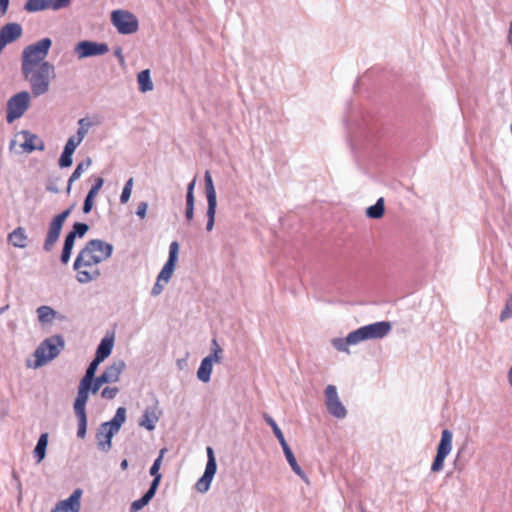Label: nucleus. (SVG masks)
<instances>
[{
  "label": "nucleus",
  "mask_w": 512,
  "mask_h": 512,
  "mask_svg": "<svg viewBox=\"0 0 512 512\" xmlns=\"http://www.w3.org/2000/svg\"><path fill=\"white\" fill-rule=\"evenodd\" d=\"M282 449H283L284 455L286 457V460L289 463L293 472L295 474H297L299 477H301L302 479H306V475L303 472V470L301 469V467L298 465L297 460H296L292 450L290 449L289 445L288 444L283 445Z\"/></svg>",
  "instance_id": "nucleus-25"
},
{
  "label": "nucleus",
  "mask_w": 512,
  "mask_h": 512,
  "mask_svg": "<svg viewBox=\"0 0 512 512\" xmlns=\"http://www.w3.org/2000/svg\"><path fill=\"white\" fill-rule=\"evenodd\" d=\"M91 125L92 124L88 118H81L78 121L79 127H78L76 135H74L77 138V140H80L81 142L83 141L85 136L88 134Z\"/></svg>",
  "instance_id": "nucleus-37"
},
{
  "label": "nucleus",
  "mask_w": 512,
  "mask_h": 512,
  "mask_svg": "<svg viewBox=\"0 0 512 512\" xmlns=\"http://www.w3.org/2000/svg\"><path fill=\"white\" fill-rule=\"evenodd\" d=\"M7 241L16 248L24 249L28 246V235L23 227H17L8 234Z\"/></svg>",
  "instance_id": "nucleus-19"
},
{
  "label": "nucleus",
  "mask_w": 512,
  "mask_h": 512,
  "mask_svg": "<svg viewBox=\"0 0 512 512\" xmlns=\"http://www.w3.org/2000/svg\"><path fill=\"white\" fill-rule=\"evenodd\" d=\"M125 368L126 364L123 360H116L107 366L99 376L105 382V384L115 383L120 379V375L125 370Z\"/></svg>",
  "instance_id": "nucleus-15"
},
{
  "label": "nucleus",
  "mask_w": 512,
  "mask_h": 512,
  "mask_svg": "<svg viewBox=\"0 0 512 512\" xmlns=\"http://www.w3.org/2000/svg\"><path fill=\"white\" fill-rule=\"evenodd\" d=\"M210 351L215 352V353H216V351H217V353H223L222 348L220 347V345L218 344V342L215 338L211 340Z\"/></svg>",
  "instance_id": "nucleus-54"
},
{
  "label": "nucleus",
  "mask_w": 512,
  "mask_h": 512,
  "mask_svg": "<svg viewBox=\"0 0 512 512\" xmlns=\"http://www.w3.org/2000/svg\"><path fill=\"white\" fill-rule=\"evenodd\" d=\"M73 153L72 151H69V150H66L64 149L61 156H60V159H59V166L61 168H66V167H70L73 163V159H72V156H73Z\"/></svg>",
  "instance_id": "nucleus-44"
},
{
  "label": "nucleus",
  "mask_w": 512,
  "mask_h": 512,
  "mask_svg": "<svg viewBox=\"0 0 512 512\" xmlns=\"http://www.w3.org/2000/svg\"><path fill=\"white\" fill-rule=\"evenodd\" d=\"M73 207H69L66 210L62 211L60 214L56 215L51 222L49 223L47 235L45 237L44 243H43V249L46 252H50L56 242L59 239V236L61 234L62 227L64 225V222L71 214Z\"/></svg>",
  "instance_id": "nucleus-7"
},
{
  "label": "nucleus",
  "mask_w": 512,
  "mask_h": 512,
  "mask_svg": "<svg viewBox=\"0 0 512 512\" xmlns=\"http://www.w3.org/2000/svg\"><path fill=\"white\" fill-rule=\"evenodd\" d=\"M111 22L120 34H133L138 30L137 17L127 10H114L111 13Z\"/></svg>",
  "instance_id": "nucleus-5"
},
{
  "label": "nucleus",
  "mask_w": 512,
  "mask_h": 512,
  "mask_svg": "<svg viewBox=\"0 0 512 512\" xmlns=\"http://www.w3.org/2000/svg\"><path fill=\"white\" fill-rule=\"evenodd\" d=\"M81 141L77 140V138L73 135L68 138L64 149L75 152L76 148L80 145Z\"/></svg>",
  "instance_id": "nucleus-48"
},
{
  "label": "nucleus",
  "mask_w": 512,
  "mask_h": 512,
  "mask_svg": "<svg viewBox=\"0 0 512 512\" xmlns=\"http://www.w3.org/2000/svg\"><path fill=\"white\" fill-rule=\"evenodd\" d=\"M126 420V409L119 407L114 417L102 423L96 433L97 447L102 452H108L112 447V438L119 432Z\"/></svg>",
  "instance_id": "nucleus-3"
},
{
  "label": "nucleus",
  "mask_w": 512,
  "mask_h": 512,
  "mask_svg": "<svg viewBox=\"0 0 512 512\" xmlns=\"http://www.w3.org/2000/svg\"><path fill=\"white\" fill-rule=\"evenodd\" d=\"M97 265L98 264H91V266H81L78 269H74L77 272V281L81 284H87L98 279L101 272Z\"/></svg>",
  "instance_id": "nucleus-18"
},
{
  "label": "nucleus",
  "mask_w": 512,
  "mask_h": 512,
  "mask_svg": "<svg viewBox=\"0 0 512 512\" xmlns=\"http://www.w3.org/2000/svg\"><path fill=\"white\" fill-rule=\"evenodd\" d=\"M51 46L50 38H42L26 46L22 51L21 72L29 82L34 97L46 94L50 89L51 81L55 78V67L45 61Z\"/></svg>",
  "instance_id": "nucleus-1"
},
{
  "label": "nucleus",
  "mask_w": 512,
  "mask_h": 512,
  "mask_svg": "<svg viewBox=\"0 0 512 512\" xmlns=\"http://www.w3.org/2000/svg\"><path fill=\"white\" fill-rule=\"evenodd\" d=\"M119 393V388L114 386V387H105L102 391H101V397L103 399H106V400H112L114 399L117 394Z\"/></svg>",
  "instance_id": "nucleus-46"
},
{
  "label": "nucleus",
  "mask_w": 512,
  "mask_h": 512,
  "mask_svg": "<svg viewBox=\"0 0 512 512\" xmlns=\"http://www.w3.org/2000/svg\"><path fill=\"white\" fill-rule=\"evenodd\" d=\"M64 347V340L59 335L45 339L35 350V367H41L53 360Z\"/></svg>",
  "instance_id": "nucleus-4"
},
{
  "label": "nucleus",
  "mask_w": 512,
  "mask_h": 512,
  "mask_svg": "<svg viewBox=\"0 0 512 512\" xmlns=\"http://www.w3.org/2000/svg\"><path fill=\"white\" fill-rule=\"evenodd\" d=\"M453 434L450 430L444 429L441 433V439L437 446L436 456L431 465V471L433 473L441 472L444 468V462L446 457L452 450Z\"/></svg>",
  "instance_id": "nucleus-8"
},
{
  "label": "nucleus",
  "mask_w": 512,
  "mask_h": 512,
  "mask_svg": "<svg viewBox=\"0 0 512 512\" xmlns=\"http://www.w3.org/2000/svg\"><path fill=\"white\" fill-rule=\"evenodd\" d=\"M133 184H134L133 178H129L126 181V183L123 187L122 193L120 195V202L122 204H126L129 201L131 192H132V188H133Z\"/></svg>",
  "instance_id": "nucleus-43"
},
{
  "label": "nucleus",
  "mask_w": 512,
  "mask_h": 512,
  "mask_svg": "<svg viewBox=\"0 0 512 512\" xmlns=\"http://www.w3.org/2000/svg\"><path fill=\"white\" fill-rule=\"evenodd\" d=\"M37 318L41 324L51 323L56 316V311L47 305H42L37 308Z\"/></svg>",
  "instance_id": "nucleus-29"
},
{
  "label": "nucleus",
  "mask_w": 512,
  "mask_h": 512,
  "mask_svg": "<svg viewBox=\"0 0 512 512\" xmlns=\"http://www.w3.org/2000/svg\"><path fill=\"white\" fill-rule=\"evenodd\" d=\"M194 203L195 201H186L185 218L189 223L194 218Z\"/></svg>",
  "instance_id": "nucleus-49"
},
{
  "label": "nucleus",
  "mask_w": 512,
  "mask_h": 512,
  "mask_svg": "<svg viewBox=\"0 0 512 512\" xmlns=\"http://www.w3.org/2000/svg\"><path fill=\"white\" fill-rule=\"evenodd\" d=\"M157 489L149 487L148 491L138 500H135L130 505V512H137L144 508L155 496Z\"/></svg>",
  "instance_id": "nucleus-26"
},
{
  "label": "nucleus",
  "mask_w": 512,
  "mask_h": 512,
  "mask_svg": "<svg viewBox=\"0 0 512 512\" xmlns=\"http://www.w3.org/2000/svg\"><path fill=\"white\" fill-rule=\"evenodd\" d=\"M113 246L100 239H93L78 253L73 268L78 269L81 266H91V264H99L111 257Z\"/></svg>",
  "instance_id": "nucleus-2"
},
{
  "label": "nucleus",
  "mask_w": 512,
  "mask_h": 512,
  "mask_svg": "<svg viewBox=\"0 0 512 512\" xmlns=\"http://www.w3.org/2000/svg\"><path fill=\"white\" fill-rule=\"evenodd\" d=\"M164 286H165V284L163 282H159V278H157V281L152 288L151 294L153 296L160 295L164 289Z\"/></svg>",
  "instance_id": "nucleus-52"
},
{
  "label": "nucleus",
  "mask_w": 512,
  "mask_h": 512,
  "mask_svg": "<svg viewBox=\"0 0 512 512\" xmlns=\"http://www.w3.org/2000/svg\"><path fill=\"white\" fill-rule=\"evenodd\" d=\"M48 445V433L40 435L36 447L34 449V455L37 458V463H40L46 455V448Z\"/></svg>",
  "instance_id": "nucleus-31"
},
{
  "label": "nucleus",
  "mask_w": 512,
  "mask_h": 512,
  "mask_svg": "<svg viewBox=\"0 0 512 512\" xmlns=\"http://www.w3.org/2000/svg\"><path fill=\"white\" fill-rule=\"evenodd\" d=\"M507 382H508L509 387L512 390V366L507 371Z\"/></svg>",
  "instance_id": "nucleus-56"
},
{
  "label": "nucleus",
  "mask_w": 512,
  "mask_h": 512,
  "mask_svg": "<svg viewBox=\"0 0 512 512\" xmlns=\"http://www.w3.org/2000/svg\"><path fill=\"white\" fill-rule=\"evenodd\" d=\"M204 359H207L209 360L210 359V364H214V363H220L221 362V359H222V353H215V352H211L210 351V354L208 356H206Z\"/></svg>",
  "instance_id": "nucleus-53"
},
{
  "label": "nucleus",
  "mask_w": 512,
  "mask_h": 512,
  "mask_svg": "<svg viewBox=\"0 0 512 512\" xmlns=\"http://www.w3.org/2000/svg\"><path fill=\"white\" fill-rule=\"evenodd\" d=\"M204 180L207 203H217V195L213 184L212 176L209 171L205 172Z\"/></svg>",
  "instance_id": "nucleus-32"
},
{
  "label": "nucleus",
  "mask_w": 512,
  "mask_h": 512,
  "mask_svg": "<svg viewBox=\"0 0 512 512\" xmlns=\"http://www.w3.org/2000/svg\"><path fill=\"white\" fill-rule=\"evenodd\" d=\"M101 362H102L101 360L94 358L92 360V362L89 364V366L85 372V375L83 376V378L81 380L90 382L91 379L96 378L95 373H96L97 368Z\"/></svg>",
  "instance_id": "nucleus-39"
},
{
  "label": "nucleus",
  "mask_w": 512,
  "mask_h": 512,
  "mask_svg": "<svg viewBox=\"0 0 512 512\" xmlns=\"http://www.w3.org/2000/svg\"><path fill=\"white\" fill-rule=\"evenodd\" d=\"M212 479L213 478L202 475V477L196 483V489L201 493L207 492L210 488Z\"/></svg>",
  "instance_id": "nucleus-45"
},
{
  "label": "nucleus",
  "mask_w": 512,
  "mask_h": 512,
  "mask_svg": "<svg viewBox=\"0 0 512 512\" xmlns=\"http://www.w3.org/2000/svg\"><path fill=\"white\" fill-rule=\"evenodd\" d=\"M137 81L139 85V90L142 93H146L152 91L154 88L153 82L151 80L150 71L148 69L142 70L137 75Z\"/></svg>",
  "instance_id": "nucleus-27"
},
{
  "label": "nucleus",
  "mask_w": 512,
  "mask_h": 512,
  "mask_svg": "<svg viewBox=\"0 0 512 512\" xmlns=\"http://www.w3.org/2000/svg\"><path fill=\"white\" fill-rule=\"evenodd\" d=\"M9 0H0V16H3L8 9Z\"/></svg>",
  "instance_id": "nucleus-55"
},
{
  "label": "nucleus",
  "mask_w": 512,
  "mask_h": 512,
  "mask_svg": "<svg viewBox=\"0 0 512 512\" xmlns=\"http://www.w3.org/2000/svg\"><path fill=\"white\" fill-rule=\"evenodd\" d=\"M109 51V47L106 43H98L94 41H80L74 47V53L78 59H84L88 57L101 56Z\"/></svg>",
  "instance_id": "nucleus-10"
},
{
  "label": "nucleus",
  "mask_w": 512,
  "mask_h": 512,
  "mask_svg": "<svg viewBox=\"0 0 512 512\" xmlns=\"http://www.w3.org/2000/svg\"><path fill=\"white\" fill-rule=\"evenodd\" d=\"M184 363H185V360H178V361H177V365H178V367H179L180 369H182V368H183V364H184Z\"/></svg>",
  "instance_id": "nucleus-60"
},
{
  "label": "nucleus",
  "mask_w": 512,
  "mask_h": 512,
  "mask_svg": "<svg viewBox=\"0 0 512 512\" xmlns=\"http://www.w3.org/2000/svg\"><path fill=\"white\" fill-rule=\"evenodd\" d=\"M166 452H167V449L162 448L159 451L158 457L155 459L154 463L152 464V466L150 468L149 473L153 477L150 487H153V489H158V486L160 484L162 475L159 473V470H160L161 463L163 461V458H164V455Z\"/></svg>",
  "instance_id": "nucleus-20"
},
{
  "label": "nucleus",
  "mask_w": 512,
  "mask_h": 512,
  "mask_svg": "<svg viewBox=\"0 0 512 512\" xmlns=\"http://www.w3.org/2000/svg\"><path fill=\"white\" fill-rule=\"evenodd\" d=\"M512 318V295L507 298L504 307L499 315V320L504 322Z\"/></svg>",
  "instance_id": "nucleus-42"
},
{
  "label": "nucleus",
  "mask_w": 512,
  "mask_h": 512,
  "mask_svg": "<svg viewBox=\"0 0 512 512\" xmlns=\"http://www.w3.org/2000/svg\"><path fill=\"white\" fill-rule=\"evenodd\" d=\"M217 203H207V223L206 230L208 232L212 231L215 224V215H216Z\"/></svg>",
  "instance_id": "nucleus-38"
},
{
  "label": "nucleus",
  "mask_w": 512,
  "mask_h": 512,
  "mask_svg": "<svg viewBox=\"0 0 512 512\" xmlns=\"http://www.w3.org/2000/svg\"><path fill=\"white\" fill-rule=\"evenodd\" d=\"M68 1H69V3L71 2V0H68Z\"/></svg>",
  "instance_id": "nucleus-63"
},
{
  "label": "nucleus",
  "mask_w": 512,
  "mask_h": 512,
  "mask_svg": "<svg viewBox=\"0 0 512 512\" xmlns=\"http://www.w3.org/2000/svg\"><path fill=\"white\" fill-rule=\"evenodd\" d=\"M354 336L355 333L352 331L346 338H333L331 343L336 350L350 354L349 346L358 344L357 339L354 338Z\"/></svg>",
  "instance_id": "nucleus-22"
},
{
  "label": "nucleus",
  "mask_w": 512,
  "mask_h": 512,
  "mask_svg": "<svg viewBox=\"0 0 512 512\" xmlns=\"http://www.w3.org/2000/svg\"><path fill=\"white\" fill-rule=\"evenodd\" d=\"M361 512H366L365 509L362 508Z\"/></svg>",
  "instance_id": "nucleus-62"
},
{
  "label": "nucleus",
  "mask_w": 512,
  "mask_h": 512,
  "mask_svg": "<svg viewBox=\"0 0 512 512\" xmlns=\"http://www.w3.org/2000/svg\"><path fill=\"white\" fill-rule=\"evenodd\" d=\"M121 469L126 470L128 468V461L127 459L122 460L120 464Z\"/></svg>",
  "instance_id": "nucleus-57"
},
{
  "label": "nucleus",
  "mask_w": 512,
  "mask_h": 512,
  "mask_svg": "<svg viewBox=\"0 0 512 512\" xmlns=\"http://www.w3.org/2000/svg\"><path fill=\"white\" fill-rule=\"evenodd\" d=\"M74 243L75 238L67 234L64 240V245L61 253V262L63 264H67L69 262L74 247Z\"/></svg>",
  "instance_id": "nucleus-34"
},
{
  "label": "nucleus",
  "mask_w": 512,
  "mask_h": 512,
  "mask_svg": "<svg viewBox=\"0 0 512 512\" xmlns=\"http://www.w3.org/2000/svg\"><path fill=\"white\" fill-rule=\"evenodd\" d=\"M89 387V382L80 380L77 397L73 405L75 414L86 413V404L89 398Z\"/></svg>",
  "instance_id": "nucleus-17"
},
{
  "label": "nucleus",
  "mask_w": 512,
  "mask_h": 512,
  "mask_svg": "<svg viewBox=\"0 0 512 512\" xmlns=\"http://www.w3.org/2000/svg\"><path fill=\"white\" fill-rule=\"evenodd\" d=\"M148 204L147 202H140L137 206L136 215L141 219H144L146 216Z\"/></svg>",
  "instance_id": "nucleus-51"
},
{
  "label": "nucleus",
  "mask_w": 512,
  "mask_h": 512,
  "mask_svg": "<svg viewBox=\"0 0 512 512\" xmlns=\"http://www.w3.org/2000/svg\"><path fill=\"white\" fill-rule=\"evenodd\" d=\"M103 183H104L103 178L98 177L95 179V183L88 191V194H87L84 204H83V212L84 213L87 214L92 210L93 204H94V198L97 196L99 190L102 188Z\"/></svg>",
  "instance_id": "nucleus-21"
},
{
  "label": "nucleus",
  "mask_w": 512,
  "mask_h": 512,
  "mask_svg": "<svg viewBox=\"0 0 512 512\" xmlns=\"http://www.w3.org/2000/svg\"><path fill=\"white\" fill-rule=\"evenodd\" d=\"M92 164V160L91 158H87L86 160L80 162L75 170L73 171V173L71 174L69 180H68V186H67V192L69 193L70 190H71V186H72V183L75 182L76 180H78L82 173L84 171H86Z\"/></svg>",
  "instance_id": "nucleus-28"
},
{
  "label": "nucleus",
  "mask_w": 512,
  "mask_h": 512,
  "mask_svg": "<svg viewBox=\"0 0 512 512\" xmlns=\"http://www.w3.org/2000/svg\"><path fill=\"white\" fill-rule=\"evenodd\" d=\"M78 421L77 436L83 439L86 436L87 431V415L86 413L75 414Z\"/></svg>",
  "instance_id": "nucleus-40"
},
{
  "label": "nucleus",
  "mask_w": 512,
  "mask_h": 512,
  "mask_svg": "<svg viewBox=\"0 0 512 512\" xmlns=\"http://www.w3.org/2000/svg\"><path fill=\"white\" fill-rule=\"evenodd\" d=\"M82 494L80 488L75 489L67 499L57 502L51 512H79Z\"/></svg>",
  "instance_id": "nucleus-14"
},
{
  "label": "nucleus",
  "mask_w": 512,
  "mask_h": 512,
  "mask_svg": "<svg viewBox=\"0 0 512 512\" xmlns=\"http://www.w3.org/2000/svg\"><path fill=\"white\" fill-rule=\"evenodd\" d=\"M88 230L89 226L86 223L76 222L73 225V229L68 234L75 239L76 237L82 238Z\"/></svg>",
  "instance_id": "nucleus-41"
},
{
  "label": "nucleus",
  "mask_w": 512,
  "mask_h": 512,
  "mask_svg": "<svg viewBox=\"0 0 512 512\" xmlns=\"http://www.w3.org/2000/svg\"><path fill=\"white\" fill-rule=\"evenodd\" d=\"M392 329V325L388 321L375 322L362 326L354 330L358 344L365 340L381 339L387 336Z\"/></svg>",
  "instance_id": "nucleus-6"
},
{
  "label": "nucleus",
  "mask_w": 512,
  "mask_h": 512,
  "mask_svg": "<svg viewBox=\"0 0 512 512\" xmlns=\"http://www.w3.org/2000/svg\"><path fill=\"white\" fill-rule=\"evenodd\" d=\"M115 55H116V56H117L121 61H123V56H122V52H121V50H120V49H117V50L115 51Z\"/></svg>",
  "instance_id": "nucleus-59"
},
{
  "label": "nucleus",
  "mask_w": 512,
  "mask_h": 512,
  "mask_svg": "<svg viewBox=\"0 0 512 512\" xmlns=\"http://www.w3.org/2000/svg\"><path fill=\"white\" fill-rule=\"evenodd\" d=\"M325 404L328 412L338 419H343L347 415L345 406L340 401L337 388L334 385H328L325 389Z\"/></svg>",
  "instance_id": "nucleus-11"
},
{
  "label": "nucleus",
  "mask_w": 512,
  "mask_h": 512,
  "mask_svg": "<svg viewBox=\"0 0 512 512\" xmlns=\"http://www.w3.org/2000/svg\"><path fill=\"white\" fill-rule=\"evenodd\" d=\"M114 340L112 337H104L96 350L95 358L104 361L112 352Z\"/></svg>",
  "instance_id": "nucleus-24"
},
{
  "label": "nucleus",
  "mask_w": 512,
  "mask_h": 512,
  "mask_svg": "<svg viewBox=\"0 0 512 512\" xmlns=\"http://www.w3.org/2000/svg\"><path fill=\"white\" fill-rule=\"evenodd\" d=\"M179 245L176 241H173L169 246V256L167 262L164 264L162 270L158 274L159 282L167 284L174 272L175 265L178 259Z\"/></svg>",
  "instance_id": "nucleus-13"
},
{
  "label": "nucleus",
  "mask_w": 512,
  "mask_h": 512,
  "mask_svg": "<svg viewBox=\"0 0 512 512\" xmlns=\"http://www.w3.org/2000/svg\"><path fill=\"white\" fill-rule=\"evenodd\" d=\"M263 417H264L265 422L272 428L273 433H274L275 437L278 439L281 447L283 445L287 444L282 431L280 430V428L278 427V425L274 421V419L266 413L263 415Z\"/></svg>",
  "instance_id": "nucleus-36"
},
{
  "label": "nucleus",
  "mask_w": 512,
  "mask_h": 512,
  "mask_svg": "<svg viewBox=\"0 0 512 512\" xmlns=\"http://www.w3.org/2000/svg\"><path fill=\"white\" fill-rule=\"evenodd\" d=\"M159 417L153 408H146L140 421L139 425L146 428L148 431H152L156 427Z\"/></svg>",
  "instance_id": "nucleus-23"
},
{
  "label": "nucleus",
  "mask_w": 512,
  "mask_h": 512,
  "mask_svg": "<svg viewBox=\"0 0 512 512\" xmlns=\"http://www.w3.org/2000/svg\"><path fill=\"white\" fill-rule=\"evenodd\" d=\"M207 457H208V460H207L205 472L203 475H205L206 477L213 478L216 473V470H217V463H216L214 451L211 447H207Z\"/></svg>",
  "instance_id": "nucleus-35"
},
{
  "label": "nucleus",
  "mask_w": 512,
  "mask_h": 512,
  "mask_svg": "<svg viewBox=\"0 0 512 512\" xmlns=\"http://www.w3.org/2000/svg\"><path fill=\"white\" fill-rule=\"evenodd\" d=\"M29 101L30 95L26 91L12 96L7 102V122L12 123L16 119L20 118L28 109Z\"/></svg>",
  "instance_id": "nucleus-9"
},
{
  "label": "nucleus",
  "mask_w": 512,
  "mask_h": 512,
  "mask_svg": "<svg viewBox=\"0 0 512 512\" xmlns=\"http://www.w3.org/2000/svg\"><path fill=\"white\" fill-rule=\"evenodd\" d=\"M20 135L24 139V141L20 144V147L24 152L31 153L35 150L43 151L45 149L43 140L40 139L36 134L24 130L20 132Z\"/></svg>",
  "instance_id": "nucleus-16"
},
{
  "label": "nucleus",
  "mask_w": 512,
  "mask_h": 512,
  "mask_svg": "<svg viewBox=\"0 0 512 512\" xmlns=\"http://www.w3.org/2000/svg\"><path fill=\"white\" fill-rule=\"evenodd\" d=\"M8 308H9V306H8V305H6V306H4V307H1V308H0V315H1L3 312H5Z\"/></svg>",
  "instance_id": "nucleus-61"
},
{
  "label": "nucleus",
  "mask_w": 512,
  "mask_h": 512,
  "mask_svg": "<svg viewBox=\"0 0 512 512\" xmlns=\"http://www.w3.org/2000/svg\"><path fill=\"white\" fill-rule=\"evenodd\" d=\"M213 371V365L210 364V359H203L197 371V377L200 381L207 383L210 381Z\"/></svg>",
  "instance_id": "nucleus-30"
},
{
  "label": "nucleus",
  "mask_w": 512,
  "mask_h": 512,
  "mask_svg": "<svg viewBox=\"0 0 512 512\" xmlns=\"http://www.w3.org/2000/svg\"><path fill=\"white\" fill-rule=\"evenodd\" d=\"M104 384L105 382L101 379L100 376L91 379L89 382V392L96 394Z\"/></svg>",
  "instance_id": "nucleus-47"
},
{
  "label": "nucleus",
  "mask_w": 512,
  "mask_h": 512,
  "mask_svg": "<svg viewBox=\"0 0 512 512\" xmlns=\"http://www.w3.org/2000/svg\"><path fill=\"white\" fill-rule=\"evenodd\" d=\"M70 5L68 0H27L24 9L29 13L43 10H60Z\"/></svg>",
  "instance_id": "nucleus-12"
},
{
  "label": "nucleus",
  "mask_w": 512,
  "mask_h": 512,
  "mask_svg": "<svg viewBox=\"0 0 512 512\" xmlns=\"http://www.w3.org/2000/svg\"><path fill=\"white\" fill-rule=\"evenodd\" d=\"M385 211V204H384V198H379L377 202L368 207L366 210L367 217L371 219H379L383 216Z\"/></svg>",
  "instance_id": "nucleus-33"
},
{
  "label": "nucleus",
  "mask_w": 512,
  "mask_h": 512,
  "mask_svg": "<svg viewBox=\"0 0 512 512\" xmlns=\"http://www.w3.org/2000/svg\"><path fill=\"white\" fill-rule=\"evenodd\" d=\"M196 185V178H194L188 185H187V192H186V201H195L194 197V188Z\"/></svg>",
  "instance_id": "nucleus-50"
},
{
  "label": "nucleus",
  "mask_w": 512,
  "mask_h": 512,
  "mask_svg": "<svg viewBox=\"0 0 512 512\" xmlns=\"http://www.w3.org/2000/svg\"><path fill=\"white\" fill-rule=\"evenodd\" d=\"M16 140H11L9 144L10 151H15Z\"/></svg>",
  "instance_id": "nucleus-58"
}]
</instances>
